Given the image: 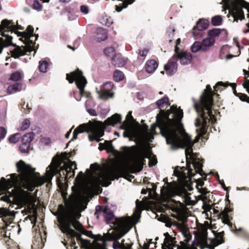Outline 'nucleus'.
<instances>
[{
    "label": "nucleus",
    "instance_id": "f257e3e1",
    "mask_svg": "<svg viewBox=\"0 0 249 249\" xmlns=\"http://www.w3.org/2000/svg\"><path fill=\"white\" fill-rule=\"evenodd\" d=\"M16 167L19 175L12 174L6 176H10V178L6 179L2 177L0 180V192H6L0 200L9 203L10 206L27 202L29 192L22 188L32 192L36 187L44 183V179L39 173L35 172V168L22 160L16 163Z\"/></svg>",
    "mask_w": 249,
    "mask_h": 249
},
{
    "label": "nucleus",
    "instance_id": "f03ea898",
    "mask_svg": "<svg viewBox=\"0 0 249 249\" xmlns=\"http://www.w3.org/2000/svg\"><path fill=\"white\" fill-rule=\"evenodd\" d=\"M160 124V134L166 139V143L171 144L172 148L177 149L178 148H185V156L186 158V168L185 167L177 166L174 172H178V175H182L185 179L189 178L190 179L191 177L194 176L195 173L193 172V169L191 167L190 160L188 157L192 160L193 154V147L194 142H193L190 136H189L182 128L179 131L181 135L180 137L178 134V129L171 123L165 121L161 119Z\"/></svg>",
    "mask_w": 249,
    "mask_h": 249
},
{
    "label": "nucleus",
    "instance_id": "7ed1b4c3",
    "mask_svg": "<svg viewBox=\"0 0 249 249\" xmlns=\"http://www.w3.org/2000/svg\"><path fill=\"white\" fill-rule=\"evenodd\" d=\"M121 149L124 151L125 156L133 162L130 169L132 173L142 171L145 164V159L149 158L152 154L151 150L145 146H123Z\"/></svg>",
    "mask_w": 249,
    "mask_h": 249
},
{
    "label": "nucleus",
    "instance_id": "20e7f679",
    "mask_svg": "<svg viewBox=\"0 0 249 249\" xmlns=\"http://www.w3.org/2000/svg\"><path fill=\"white\" fill-rule=\"evenodd\" d=\"M34 30L33 26L29 25L24 32L17 31L18 36L24 38L23 43L26 44V46L20 47L15 44L14 46L15 47V48L10 52L13 57L17 58L25 55L27 52H31L34 51L35 41L38 37V35H34Z\"/></svg>",
    "mask_w": 249,
    "mask_h": 249
},
{
    "label": "nucleus",
    "instance_id": "39448f33",
    "mask_svg": "<svg viewBox=\"0 0 249 249\" xmlns=\"http://www.w3.org/2000/svg\"><path fill=\"white\" fill-rule=\"evenodd\" d=\"M215 93L213 91L210 85L206 86L200 96L199 102L194 101V107L198 114L204 113L210 117H213L215 119V116L213 114L212 107L213 104V96Z\"/></svg>",
    "mask_w": 249,
    "mask_h": 249
},
{
    "label": "nucleus",
    "instance_id": "423d86ee",
    "mask_svg": "<svg viewBox=\"0 0 249 249\" xmlns=\"http://www.w3.org/2000/svg\"><path fill=\"white\" fill-rule=\"evenodd\" d=\"M156 105L158 108L160 109V111L156 116V123L151 125V131L152 134L153 135L160 134V121L161 119H164L167 122L171 123L174 124L175 127H177L174 120L169 118L170 110H167L165 111L164 110L162 109V108L164 107L165 106H170L169 98L166 95H165L161 99L158 100L156 102Z\"/></svg>",
    "mask_w": 249,
    "mask_h": 249
},
{
    "label": "nucleus",
    "instance_id": "0eeeda50",
    "mask_svg": "<svg viewBox=\"0 0 249 249\" xmlns=\"http://www.w3.org/2000/svg\"><path fill=\"white\" fill-rule=\"evenodd\" d=\"M122 116L120 114L116 113L110 117L108 118L105 122L104 124L101 122H99V124L96 125L92 127L91 130V134L89 135V139L90 142L95 141L99 142L102 140L100 137L104 135L106 125L114 126L119 123H121Z\"/></svg>",
    "mask_w": 249,
    "mask_h": 249
},
{
    "label": "nucleus",
    "instance_id": "6e6552de",
    "mask_svg": "<svg viewBox=\"0 0 249 249\" xmlns=\"http://www.w3.org/2000/svg\"><path fill=\"white\" fill-rule=\"evenodd\" d=\"M115 224L117 225L115 230L112 233L107 234V240L113 241V248L114 249H122L123 243H120L118 240L126 234L133 226H128V225L120 219H118Z\"/></svg>",
    "mask_w": 249,
    "mask_h": 249
},
{
    "label": "nucleus",
    "instance_id": "1a4fd4ad",
    "mask_svg": "<svg viewBox=\"0 0 249 249\" xmlns=\"http://www.w3.org/2000/svg\"><path fill=\"white\" fill-rule=\"evenodd\" d=\"M18 29V26L14 24L12 20L4 19L1 21L0 24V32H1V36L5 37V38L4 39L0 37V53H1L3 48L11 45L14 46L15 44L12 43V37L5 33L10 31L11 33L14 32L17 34ZM19 29H22L20 27Z\"/></svg>",
    "mask_w": 249,
    "mask_h": 249
},
{
    "label": "nucleus",
    "instance_id": "9d476101",
    "mask_svg": "<svg viewBox=\"0 0 249 249\" xmlns=\"http://www.w3.org/2000/svg\"><path fill=\"white\" fill-rule=\"evenodd\" d=\"M66 79L71 84L74 81L77 88L79 89V93L74 92V97L77 101H80L81 97L85 95V87L87 84L85 77L83 75V72L77 69L75 71L66 74Z\"/></svg>",
    "mask_w": 249,
    "mask_h": 249
},
{
    "label": "nucleus",
    "instance_id": "9b49d317",
    "mask_svg": "<svg viewBox=\"0 0 249 249\" xmlns=\"http://www.w3.org/2000/svg\"><path fill=\"white\" fill-rule=\"evenodd\" d=\"M75 154L74 150L69 153H62L60 155H56L54 157L50 165L48 167L46 173L48 177L52 178L58 172V169L64 162H69V158Z\"/></svg>",
    "mask_w": 249,
    "mask_h": 249
},
{
    "label": "nucleus",
    "instance_id": "f8f14e48",
    "mask_svg": "<svg viewBox=\"0 0 249 249\" xmlns=\"http://www.w3.org/2000/svg\"><path fill=\"white\" fill-rule=\"evenodd\" d=\"M76 169L75 161L69 160V162H64L63 165H61L59 167L57 173L55 175H58L56 178L57 184H63V182L67 181L68 178H73L75 173L74 170Z\"/></svg>",
    "mask_w": 249,
    "mask_h": 249
},
{
    "label": "nucleus",
    "instance_id": "ddd939ff",
    "mask_svg": "<svg viewBox=\"0 0 249 249\" xmlns=\"http://www.w3.org/2000/svg\"><path fill=\"white\" fill-rule=\"evenodd\" d=\"M72 192L67 199V193L63 192L62 196L65 200V205L70 211L77 209L82 204L83 196L81 191L79 189L72 187Z\"/></svg>",
    "mask_w": 249,
    "mask_h": 249
},
{
    "label": "nucleus",
    "instance_id": "4468645a",
    "mask_svg": "<svg viewBox=\"0 0 249 249\" xmlns=\"http://www.w3.org/2000/svg\"><path fill=\"white\" fill-rule=\"evenodd\" d=\"M199 114V117H197L195 123V125L196 127H199L196 129V131L198 134L194 140V143L198 142L200 137H204L206 134L208 126L210 122L212 121L213 122V119L216 121L213 117H210L208 115H205V113H202Z\"/></svg>",
    "mask_w": 249,
    "mask_h": 249
},
{
    "label": "nucleus",
    "instance_id": "2eb2a0df",
    "mask_svg": "<svg viewBox=\"0 0 249 249\" xmlns=\"http://www.w3.org/2000/svg\"><path fill=\"white\" fill-rule=\"evenodd\" d=\"M107 213H104L105 221L107 224H113L114 225V230H115L116 226H117V225L115 224L118 219H120L124 221V223H126L128 225V226H133L134 224L133 220L131 217L125 216L117 217L115 216L113 212L108 207L107 208Z\"/></svg>",
    "mask_w": 249,
    "mask_h": 249
},
{
    "label": "nucleus",
    "instance_id": "dca6fc26",
    "mask_svg": "<svg viewBox=\"0 0 249 249\" xmlns=\"http://www.w3.org/2000/svg\"><path fill=\"white\" fill-rule=\"evenodd\" d=\"M209 25V21L207 19H200L193 29V34L196 39H199L202 36V31L206 29Z\"/></svg>",
    "mask_w": 249,
    "mask_h": 249
},
{
    "label": "nucleus",
    "instance_id": "f3484780",
    "mask_svg": "<svg viewBox=\"0 0 249 249\" xmlns=\"http://www.w3.org/2000/svg\"><path fill=\"white\" fill-rule=\"evenodd\" d=\"M107 175L111 180H114L115 178L118 179L119 177H123L131 181L132 179L134 178V176L130 175L123 169L119 170H111L107 173Z\"/></svg>",
    "mask_w": 249,
    "mask_h": 249
},
{
    "label": "nucleus",
    "instance_id": "a211bd4d",
    "mask_svg": "<svg viewBox=\"0 0 249 249\" xmlns=\"http://www.w3.org/2000/svg\"><path fill=\"white\" fill-rule=\"evenodd\" d=\"M173 59H179L182 65H187L190 63L192 59V55L187 51L184 50L179 51L175 53L172 56Z\"/></svg>",
    "mask_w": 249,
    "mask_h": 249
},
{
    "label": "nucleus",
    "instance_id": "6ab92c4d",
    "mask_svg": "<svg viewBox=\"0 0 249 249\" xmlns=\"http://www.w3.org/2000/svg\"><path fill=\"white\" fill-rule=\"evenodd\" d=\"M8 225L7 223L4 224L2 226L0 232V236L1 237V240L2 242H5L7 245L8 246V249H20L19 246L14 244L13 247H11L9 245V243L11 242L10 239V235H7V229Z\"/></svg>",
    "mask_w": 249,
    "mask_h": 249
},
{
    "label": "nucleus",
    "instance_id": "aec40b11",
    "mask_svg": "<svg viewBox=\"0 0 249 249\" xmlns=\"http://www.w3.org/2000/svg\"><path fill=\"white\" fill-rule=\"evenodd\" d=\"M191 165H193L195 173L200 174L201 176H205L204 179L206 180L207 175L203 172L202 170L203 160H199V159H196L192 158V161H190Z\"/></svg>",
    "mask_w": 249,
    "mask_h": 249
},
{
    "label": "nucleus",
    "instance_id": "412c9836",
    "mask_svg": "<svg viewBox=\"0 0 249 249\" xmlns=\"http://www.w3.org/2000/svg\"><path fill=\"white\" fill-rule=\"evenodd\" d=\"M177 69L178 64L177 62L171 61H169L164 66V69L166 74L170 76L174 74L177 72Z\"/></svg>",
    "mask_w": 249,
    "mask_h": 249
},
{
    "label": "nucleus",
    "instance_id": "4be33fe9",
    "mask_svg": "<svg viewBox=\"0 0 249 249\" xmlns=\"http://www.w3.org/2000/svg\"><path fill=\"white\" fill-rule=\"evenodd\" d=\"M93 239L96 242L94 249H107V239L100 234L94 235Z\"/></svg>",
    "mask_w": 249,
    "mask_h": 249
},
{
    "label": "nucleus",
    "instance_id": "5701e85b",
    "mask_svg": "<svg viewBox=\"0 0 249 249\" xmlns=\"http://www.w3.org/2000/svg\"><path fill=\"white\" fill-rule=\"evenodd\" d=\"M158 66V63L154 59H150L147 61L144 68L145 71L148 73H153Z\"/></svg>",
    "mask_w": 249,
    "mask_h": 249
},
{
    "label": "nucleus",
    "instance_id": "b1692460",
    "mask_svg": "<svg viewBox=\"0 0 249 249\" xmlns=\"http://www.w3.org/2000/svg\"><path fill=\"white\" fill-rule=\"evenodd\" d=\"M215 42V38L209 36L203 39L201 42L203 47V52H206L209 50L211 47L213 46Z\"/></svg>",
    "mask_w": 249,
    "mask_h": 249
},
{
    "label": "nucleus",
    "instance_id": "393cba45",
    "mask_svg": "<svg viewBox=\"0 0 249 249\" xmlns=\"http://www.w3.org/2000/svg\"><path fill=\"white\" fill-rule=\"evenodd\" d=\"M229 86H230L231 87L234 94L235 96H236L237 97H238L239 96V93L237 92V91L236 90V84L234 83H230L228 82H226V83H223L222 81L218 82L216 84L215 86L213 87V88H214V91H217L218 90V87L223 86L224 87H228Z\"/></svg>",
    "mask_w": 249,
    "mask_h": 249
},
{
    "label": "nucleus",
    "instance_id": "a878e982",
    "mask_svg": "<svg viewBox=\"0 0 249 249\" xmlns=\"http://www.w3.org/2000/svg\"><path fill=\"white\" fill-rule=\"evenodd\" d=\"M172 113L175 118L178 121H180L183 118V110L180 107L178 108L177 106L173 105L171 107L170 114Z\"/></svg>",
    "mask_w": 249,
    "mask_h": 249
},
{
    "label": "nucleus",
    "instance_id": "bb28decb",
    "mask_svg": "<svg viewBox=\"0 0 249 249\" xmlns=\"http://www.w3.org/2000/svg\"><path fill=\"white\" fill-rule=\"evenodd\" d=\"M107 37V31L106 29L102 27L97 28L96 38L99 42L106 40Z\"/></svg>",
    "mask_w": 249,
    "mask_h": 249
},
{
    "label": "nucleus",
    "instance_id": "cd10ccee",
    "mask_svg": "<svg viewBox=\"0 0 249 249\" xmlns=\"http://www.w3.org/2000/svg\"><path fill=\"white\" fill-rule=\"evenodd\" d=\"M28 199L26 203L24 202H21V203H18V204H23L24 205H26L27 207V210L28 211V213H31L32 212L33 209L35 207V201L34 200V199L32 197V196L30 195V194L29 193V194L28 195Z\"/></svg>",
    "mask_w": 249,
    "mask_h": 249
},
{
    "label": "nucleus",
    "instance_id": "c85d7f7f",
    "mask_svg": "<svg viewBox=\"0 0 249 249\" xmlns=\"http://www.w3.org/2000/svg\"><path fill=\"white\" fill-rule=\"evenodd\" d=\"M111 60L112 65L116 67H122L126 63L125 58L119 54L116 55Z\"/></svg>",
    "mask_w": 249,
    "mask_h": 249
},
{
    "label": "nucleus",
    "instance_id": "c756f323",
    "mask_svg": "<svg viewBox=\"0 0 249 249\" xmlns=\"http://www.w3.org/2000/svg\"><path fill=\"white\" fill-rule=\"evenodd\" d=\"M22 85L21 83H16L8 87L7 93L9 94L20 91L22 89Z\"/></svg>",
    "mask_w": 249,
    "mask_h": 249
},
{
    "label": "nucleus",
    "instance_id": "7c9ffc66",
    "mask_svg": "<svg viewBox=\"0 0 249 249\" xmlns=\"http://www.w3.org/2000/svg\"><path fill=\"white\" fill-rule=\"evenodd\" d=\"M123 3L119 5H115V10L118 12H120L123 9L126 8L128 5L132 4L135 0H123Z\"/></svg>",
    "mask_w": 249,
    "mask_h": 249
},
{
    "label": "nucleus",
    "instance_id": "2f4dec72",
    "mask_svg": "<svg viewBox=\"0 0 249 249\" xmlns=\"http://www.w3.org/2000/svg\"><path fill=\"white\" fill-rule=\"evenodd\" d=\"M51 63L46 60H41L39 62L38 69L41 72H46L49 69Z\"/></svg>",
    "mask_w": 249,
    "mask_h": 249
},
{
    "label": "nucleus",
    "instance_id": "473e14b6",
    "mask_svg": "<svg viewBox=\"0 0 249 249\" xmlns=\"http://www.w3.org/2000/svg\"><path fill=\"white\" fill-rule=\"evenodd\" d=\"M92 127H90L88 124H83L76 127L74 131H76L78 134L84 132H91Z\"/></svg>",
    "mask_w": 249,
    "mask_h": 249
},
{
    "label": "nucleus",
    "instance_id": "72a5a7b5",
    "mask_svg": "<svg viewBox=\"0 0 249 249\" xmlns=\"http://www.w3.org/2000/svg\"><path fill=\"white\" fill-rule=\"evenodd\" d=\"M34 139V134L33 132L28 133L23 135L22 142L31 145V142Z\"/></svg>",
    "mask_w": 249,
    "mask_h": 249
},
{
    "label": "nucleus",
    "instance_id": "f704fd0d",
    "mask_svg": "<svg viewBox=\"0 0 249 249\" xmlns=\"http://www.w3.org/2000/svg\"><path fill=\"white\" fill-rule=\"evenodd\" d=\"M104 53L107 56L110 57L111 60L116 55L115 49L112 47L105 48L104 50Z\"/></svg>",
    "mask_w": 249,
    "mask_h": 249
},
{
    "label": "nucleus",
    "instance_id": "c9c22d12",
    "mask_svg": "<svg viewBox=\"0 0 249 249\" xmlns=\"http://www.w3.org/2000/svg\"><path fill=\"white\" fill-rule=\"evenodd\" d=\"M133 121L134 118L132 116V112L129 111L126 116L125 121L123 122L121 125L122 129H126L129 125L128 122H132Z\"/></svg>",
    "mask_w": 249,
    "mask_h": 249
},
{
    "label": "nucleus",
    "instance_id": "e433bc0d",
    "mask_svg": "<svg viewBox=\"0 0 249 249\" xmlns=\"http://www.w3.org/2000/svg\"><path fill=\"white\" fill-rule=\"evenodd\" d=\"M219 216L222 217L223 223L228 224L230 226L231 228H232V224L230 222L229 215L228 213H226V212H221L219 213Z\"/></svg>",
    "mask_w": 249,
    "mask_h": 249
},
{
    "label": "nucleus",
    "instance_id": "4c0bfd02",
    "mask_svg": "<svg viewBox=\"0 0 249 249\" xmlns=\"http://www.w3.org/2000/svg\"><path fill=\"white\" fill-rule=\"evenodd\" d=\"M98 93L100 94V98L105 100L108 99L109 97H112L113 96V93L103 89H101Z\"/></svg>",
    "mask_w": 249,
    "mask_h": 249
},
{
    "label": "nucleus",
    "instance_id": "58836bf2",
    "mask_svg": "<svg viewBox=\"0 0 249 249\" xmlns=\"http://www.w3.org/2000/svg\"><path fill=\"white\" fill-rule=\"evenodd\" d=\"M191 51L193 53H196L199 51L203 52L201 43L199 41H195L191 46Z\"/></svg>",
    "mask_w": 249,
    "mask_h": 249
},
{
    "label": "nucleus",
    "instance_id": "ea45409f",
    "mask_svg": "<svg viewBox=\"0 0 249 249\" xmlns=\"http://www.w3.org/2000/svg\"><path fill=\"white\" fill-rule=\"evenodd\" d=\"M223 19L221 16L217 15L213 17L211 19V23L213 26H219L222 24Z\"/></svg>",
    "mask_w": 249,
    "mask_h": 249
},
{
    "label": "nucleus",
    "instance_id": "a19ab883",
    "mask_svg": "<svg viewBox=\"0 0 249 249\" xmlns=\"http://www.w3.org/2000/svg\"><path fill=\"white\" fill-rule=\"evenodd\" d=\"M107 208H108V206H105V207H104L103 206H101V205L96 206V208H95V212L94 214L95 215H96L97 218H99L98 215L100 213H102L104 214L105 213H107Z\"/></svg>",
    "mask_w": 249,
    "mask_h": 249
},
{
    "label": "nucleus",
    "instance_id": "79ce46f5",
    "mask_svg": "<svg viewBox=\"0 0 249 249\" xmlns=\"http://www.w3.org/2000/svg\"><path fill=\"white\" fill-rule=\"evenodd\" d=\"M124 77V73L119 70H115L113 73V79L116 82L122 81Z\"/></svg>",
    "mask_w": 249,
    "mask_h": 249
},
{
    "label": "nucleus",
    "instance_id": "37998d69",
    "mask_svg": "<svg viewBox=\"0 0 249 249\" xmlns=\"http://www.w3.org/2000/svg\"><path fill=\"white\" fill-rule=\"evenodd\" d=\"M174 173L176 174V175L177 176L179 177L182 178L183 181L185 183V184H186L185 185L187 187L189 191H191L193 190V188L192 187V186H191V182H192V178H191L190 179H189V178H187V179H185L184 178H183V177L182 176V175H178V172L175 173L174 172ZM193 177V176L191 177V178H192Z\"/></svg>",
    "mask_w": 249,
    "mask_h": 249
},
{
    "label": "nucleus",
    "instance_id": "c03bdc74",
    "mask_svg": "<svg viewBox=\"0 0 249 249\" xmlns=\"http://www.w3.org/2000/svg\"><path fill=\"white\" fill-rule=\"evenodd\" d=\"M220 29L213 28L211 30H209L208 31V36L210 37H213L215 38L216 37H218L220 34Z\"/></svg>",
    "mask_w": 249,
    "mask_h": 249
},
{
    "label": "nucleus",
    "instance_id": "a18cd8bd",
    "mask_svg": "<svg viewBox=\"0 0 249 249\" xmlns=\"http://www.w3.org/2000/svg\"><path fill=\"white\" fill-rule=\"evenodd\" d=\"M229 195L228 192H227V194L226 195V202H228L229 203L226 205L224 210L222 211V212H226V213H228H228H229L233 211V208L232 207H231V205H230V201L229 199Z\"/></svg>",
    "mask_w": 249,
    "mask_h": 249
},
{
    "label": "nucleus",
    "instance_id": "49530a36",
    "mask_svg": "<svg viewBox=\"0 0 249 249\" xmlns=\"http://www.w3.org/2000/svg\"><path fill=\"white\" fill-rule=\"evenodd\" d=\"M30 145L25 143H21V144L19 146V149L20 151L23 153H28L29 151L32 149Z\"/></svg>",
    "mask_w": 249,
    "mask_h": 249
},
{
    "label": "nucleus",
    "instance_id": "de8ad7c7",
    "mask_svg": "<svg viewBox=\"0 0 249 249\" xmlns=\"http://www.w3.org/2000/svg\"><path fill=\"white\" fill-rule=\"evenodd\" d=\"M113 86L112 82H107L102 86L101 89L111 92Z\"/></svg>",
    "mask_w": 249,
    "mask_h": 249
},
{
    "label": "nucleus",
    "instance_id": "09e8293b",
    "mask_svg": "<svg viewBox=\"0 0 249 249\" xmlns=\"http://www.w3.org/2000/svg\"><path fill=\"white\" fill-rule=\"evenodd\" d=\"M20 134L18 133L11 135L9 138V139H8L9 142L10 143H16L19 141V138H20Z\"/></svg>",
    "mask_w": 249,
    "mask_h": 249
},
{
    "label": "nucleus",
    "instance_id": "8fccbe9b",
    "mask_svg": "<svg viewBox=\"0 0 249 249\" xmlns=\"http://www.w3.org/2000/svg\"><path fill=\"white\" fill-rule=\"evenodd\" d=\"M21 78V75L19 71H15L11 74L10 79L14 81L19 80Z\"/></svg>",
    "mask_w": 249,
    "mask_h": 249
},
{
    "label": "nucleus",
    "instance_id": "3c124183",
    "mask_svg": "<svg viewBox=\"0 0 249 249\" xmlns=\"http://www.w3.org/2000/svg\"><path fill=\"white\" fill-rule=\"evenodd\" d=\"M220 34L218 37H219V39L220 41H224L227 39L228 37V32L227 30L225 29H220Z\"/></svg>",
    "mask_w": 249,
    "mask_h": 249
},
{
    "label": "nucleus",
    "instance_id": "603ef678",
    "mask_svg": "<svg viewBox=\"0 0 249 249\" xmlns=\"http://www.w3.org/2000/svg\"><path fill=\"white\" fill-rule=\"evenodd\" d=\"M32 8L33 9L37 11H40L42 10V5L37 0H35L32 5Z\"/></svg>",
    "mask_w": 249,
    "mask_h": 249
},
{
    "label": "nucleus",
    "instance_id": "864d4df0",
    "mask_svg": "<svg viewBox=\"0 0 249 249\" xmlns=\"http://www.w3.org/2000/svg\"><path fill=\"white\" fill-rule=\"evenodd\" d=\"M104 144L106 149H107L109 152H112L114 150L111 141H105Z\"/></svg>",
    "mask_w": 249,
    "mask_h": 249
},
{
    "label": "nucleus",
    "instance_id": "5fc2aeb1",
    "mask_svg": "<svg viewBox=\"0 0 249 249\" xmlns=\"http://www.w3.org/2000/svg\"><path fill=\"white\" fill-rule=\"evenodd\" d=\"M197 190H198V191L201 194V196H199L200 197H202V196L206 195V194L208 193V192L207 191V189L206 188H203V187L199 188ZM206 199H207V197L206 196H203V198H202V199L203 200H205Z\"/></svg>",
    "mask_w": 249,
    "mask_h": 249
},
{
    "label": "nucleus",
    "instance_id": "6e6d98bb",
    "mask_svg": "<svg viewBox=\"0 0 249 249\" xmlns=\"http://www.w3.org/2000/svg\"><path fill=\"white\" fill-rule=\"evenodd\" d=\"M30 125V122L28 119L24 120L21 124L20 130H25L28 128Z\"/></svg>",
    "mask_w": 249,
    "mask_h": 249
},
{
    "label": "nucleus",
    "instance_id": "4d7b16f0",
    "mask_svg": "<svg viewBox=\"0 0 249 249\" xmlns=\"http://www.w3.org/2000/svg\"><path fill=\"white\" fill-rule=\"evenodd\" d=\"M164 244H168V245H173V246H175V244L176 243V237H173L172 236H170L168 238V240L167 241H164Z\"/></svg>",
    "mask_w": 249,
    "mask_h": 249
},
{
    "label": "nucleus",
    "instance_id": "13d9d810",
    "mask_svg": "<svg viewBox=\"0 0 249 249\" xmlns=\"http://www.w3.org/2000/svg\"><path fill=\"white\" fill-rule=\"evenodd\" d=\"M240 99L244 102H247V103H249V97L244 93H239V96H238Z\"/></svg>",
    "mask_w": 249,
    "mask_h": 249
},
{
    "label": "nucleus",
    "instance_id": "bf43d9fd",
    "mask_svg": "<svg viewBox=\"0 0 249 249\" xmlns=\"http://www.w3.org/2000/svg\"><path fill=\"white\" fill-rule=\"evenodd\" d=\"M216 237L220 238V239H217L216 240V246L224 243V240L223 235H222L221 232L218 233L217 235H216Z\"/></svg>",
    "mask_w": 249,
    "mask_h": 249
},
{
    "label": "nucleus",
    "instance_id": "052dcab7",
    "mask_svg": "<svg viewBox=\"0 0 249 249\" xmlns=\"http://www.w3.org/2000/svg\"><path fill=\"white\" fill-rule=\"evenodd\" d=\"M195 180L196 183V187L197 189H198L199 188L203 187L204 183L201 179L199 178L198 179H195Z\"/></svg>",
    "mask_w": 249,
    "mask_h": 249
},
{
    "label": "nucleus",
    "instance_id": "680f3d73",
    "mask_svg": "<svg viewBox=\"0 0 249 249\" xmlns=\"http://www.w3.org/2000/svg\"><path fill=\"white\" fill-rule=\"evenodd\" d=\"M245 81L243 84V86L246 89L247 91L249 93V80L247 77H245Z\"/></svg>",
    "mask_w": 249,
    "mask_h": 249
},
{
    "label": "nucleus",
    "instance_id": "e2e57ef3",
    "mask_svg": "<svg viewBox=\"0 0 249 249\" xmlns=\"http://www.w3.org/2000/svg\"><path fill=\"white\" fill-rule=\"evenodd\" d=\"M80 10L81 12L84 14H87L89 12V7L86 5H81L80 7Z\"/></svg>",
    "mask_w": 249,
    "mask_h": 249
},
{
    "label": "nucleus",
    "instance_id": "0e129e2a",
    "mask_svg": "<svg viewBox=\"0 0 249 249\" xmlns=\"http://www.w3.org/2000/svg\"><path fill=\"white\" fill-rule=\"evenodd\" d=\"M143 203L142 201H140L139 199H137L136 201V206L137 209L141 210L143 207Z\"/></svg>",
    "mask_w": 249,
    "mask_h": 249
},
{
    "label": "nucleus",
    "instance_id": "69168bd1",
    "mask_svg": "<svg viewBox=\"0 0 249 249\" xmlns=\"http://www.w3.org/2000/svg\"><path fill=\"white\" fill-rule=\"evenodd\" d=\"M148 51H149L148 49H144L142 50H139V53L140 56H142V57H145L147 54Z\"/></svg>",
    "mask_w": 249,
    "mask_h": 249
},
{
    "label": "nucleus",
    "instance_id": "338daca9",
    "mask_svg": "<svg viewBox=\"0 0 249 249\" xmlns=\"http://www.w3.org/2000/svg\"><path fill=\"white\" fill-rule=\"evenodd\" d=\"M79 134L78 133V132H77L76 131H73V136H72V138H71V140L69 142L67 143V146H66V147H68L69 143L71 142V141H73L76 139H77V136Z\"/></svg>",
    "mask_w": 249,
    "mask_h": 249
},
{
    "label": "nucleus",
    "instance_id": "774afa93",
    "mask_svg": "<svg viewBox=\"0 0 249 249\" xmlns=\"http://www.w3.org/2000/svg\"><path fill=\"white\" fill-rule=\"evenodd\" d=\"M83 234L86 235L88 237H90V238H91L92 239L94 238V235L93 234V233H92L91 231H87V230H84V232H83Z\"/></svg>",
    "mask_w": 249,
    "mask_h": 249
}]
</instances>
